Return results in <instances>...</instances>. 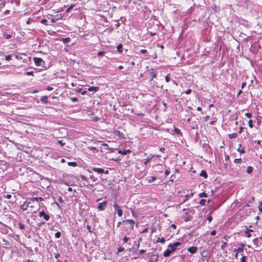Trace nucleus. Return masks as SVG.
Returning a JSON list of instances; mask_svg holds the SVG:
<instances>
[{
  "label": "nucleus",
  "mask_w": 262,
  "mask_h": 262,
  "mask_svg": "<svg viewBox=\"0 0 262 262\" xmlns=\"http://www.w3.org/2000/svg\"><path fill=\"white\" fill-rule=\"evenodd\" d=\"M89 173V177H86L84 175H80V177L81 180L85 181L87 182L88 185L93 187L96 184L97 179L94 177L93 174L90 170H88Z\"/></svg>",
  "instance_id": "1"
},
{
  "label": "nucleus",
  "mask_w": 262,
  "mask_h": 262,
  "mask_svg": "<svg viewBox=\"0 0 262 262\" xmlns=\"http://www.w3.org/2000/svg\"><path fill=\"white\" fill-rule=\"evenodd\" d=\"M113 206L115 211H116L118 216L121 217L123 215V211L120 206L116 202H114Z\"/></svg>",
  "instance_id": "2"
},
{
  "label": "nucleus",
  "mask_w": 262,
  "mask_h": 262,
  "mask_svg": "<svg viewBox=\"0 0 262 262\" xmlns=\"http://www.w3.org/2000/svg\"><path fill=\"white\" fill-rule=\"evenodd\" d=\"M244 247H245V244L243 243H241L240 244V246L238 248H235L234 249L233 252H235V257L236 259H237L238 253L244 252Z\"/></svg>",
  "instance_id": "3"
},
{
  "label": "nucleus",
  "mask_w": 262,
  "mask_h": 262,
  "mask_svg": "<svg viewBox=\"0 0 262 262\" xmlns=\"http://www.w3.org/2000/svg\"><path fill=\"white\" fill-rule=\"evenodd\" d=\"M33 61L36 66H42L45 63V62L42 58L39 57H35L33 58Z\"/></svg>",
  "instance_id": "4"
},
{
  "label": "nucleus",
  "mask_w": 262,
  "mask_h": 262,
  "mask_svg": "<svg viewBox=\"0 0 262 262\" xmlns=\"http://www.w3.org/2000/svg\"><path fill=\"white\" fill-rule=\"evenodd\" d=\"M149 74L150 77V81H152L154 78H156L157 76V73L155 69L151 68L148 70Z\"/></svg>",
  "instance_id": "5"
},
{
  "label": "nucleus",
  "mask_w": 262,
  "mask_h": 262,
  "mask_svg": "<svg viewBox=\"0 0 262 262\" xmlns=\"http://www.w3.org/2000/svg\"><path fill=\"white\" fill-rule=\"evenodd\" d=\"M107 205V202L106 201H104L103 202L98 204L97 209L99 211H103L105 210Z\"/></svg>",
  "instance_id": "6"
},
{
  "label": "nucleus",
  "mask_w": 262,
  "mask_h": 262,
  "mask_svg": "<svg viewBox=\"0 0 262 262\" xmlns=\"http://www.w3.org/2000/svg\"><path fill=\"white\" fill-rule=\"evenodd\" d=\"M124 223H125L126 224H128L130 226V229L131 230H134V225H135V221L132 219H126L123 221Z\"/></svg>",
  "instance_id": "7"
},
{
  "label": "nucleus",
  "mask_w": 262,
  "mask_h": 262,
  "mask_svg": "<svg viewBox=\"0 0 262 262\" xmlns=\"http://www.w3.org/2000/svg\"><path fill=\"white\" fill-rule=\"evenodd\" d=\"M92 170L96 172H97L98 173H104L106 174L108 173V170L104 171V170L101 168L93 167Z\"/></svg>",
  "instance_id": "8"
},
{
  "label": "nucleus",
  "mask_w": 262,
  "mask_h": 262,
  "mask_svg": "<svg viewBox=\"0 0 262 262\" xmlns=\"http://www.w3.org/2000/svg\"><path fill=\"white\" fill-rule=\"evenodd\" d=\"M31 204V202L30 201H26L20 205V207L23 211H25L27 210V209L29 208V205Z\"/></svg>",
  "instance_id": "9"
},
{
  "label": "nucleus",
  "mask_w": 262,
  "mask_h": 262,
  "mask_svg": "<svg viewBox=\"0 0 262 262\" xmlns=\"http://www.w3.org/2000/svg\"><path fill=\"white\" fill-rule=\"evenodd\" d=\"M39 216L43 217L46 221H48L50 220V216L47 214L44 211H41L39 212Z\"/></svg>",
  "instance_id": "10"
},
{
  "label": "nucleus",
  "mask_w": 262,
  "mask_h": 262,
  "mask_svg": "<svg viewBox=\"0 0 262 262\" xmlns=\"http://www.w3.org/2000/svg\"><path fill=\"white\" fill-rule=\"evenodd\" d=\"M245 227L246 230L244 232V236L248 238L251 237L252 236V234L250 233V232H253V230L248 229L247 226H245Z\"/></svg>",
  "instance_id": "11"
},
{
  "label": "nucleus",
  "mask_w": 262,
  "mask_h": 262,
  "mask_svg": "<svg viewBox=\"0 0 262 262\" xmlns=\"http://www.w3.org/2000/svg\"><path fill=\"white\" fill-rule=\"evenodd\" d=\"M198 250V248L195 246H192L189 247L188 249V251L191 254H194Z\"/></svg>",
  "instance_id": "12"
},
{
  "label": "nucleus",
  "mask_w": 262,
  "mask_h": 262,
  "mask_svg": "<svg viewBox=\"0 0 262 262\" xmlns=\"http://www.w3.org/2000/svg\"><path fill=\"white\" fill-rule=\"evenodd\" d=\"M243 168H245V167L243 166ZM235 169L236 170L235 172V174L237 176L239 174V172L242 170V167H241V166L239 164H238L235 165Z\"/></svg>",
  "instance_id": "13"
},
{
  "label": "nucleus",
  "mask_w": 262,
  "mask_h": 262,
  "mask_svg": "<svg viewBox=\"0 0 262 262\" xmlns=\"http://www.w3.org/2000/svg\"><path fill=\"white\" fill-rule=\"evenodd\" d=\"M132 152V151L128 149L124 150H119L118 151V153L119 154H121L122 155H126L128 154H130Z\"/></svg>",
  "instance_id": "14"
},
{
  "label": "nucleus",
  "mask_w": 262,
  "mask_h": 262,
  "mask_svg": "<svg viewBox=\"0 0 262 262\" xmlns=\"http://www.w3.org/2000/svg\"><path fill=\"white\" fill-rule=\"evenodd\" d=\"M184 219L185 222H188L191 221L192 219V217L188 213H185V215L184 216Z\"/></svg>",
  "instance_id": "15"
},
{
  "label": "nucleus",
  "mask_w": 262,
  "mask_h": 262,
  "mask_svg": "<svg viewBox=\"0 0 262 262\" xmlns=\"http://www.w3.org/2000/svg\"><path fill=\"white\" fill-rule=\"evenodd\" d=\"M234 163L235 164H236V165H238V164L239 165L242 163L246 164V162L245 161H243V160L241 158L235 159L234 160Z\"/></svg>",
  "instance_id": "16"
},
{
  "label": "nucleus",
  "mask_w": 262,
  "mask_h": 262,
  "mask_svg": "<svg viewBox=\"0 0 262 262\" xmlns=\"http://www.w3.org/2000/svg\"><path fill=\"white\" fill-rule=\"evenodd\" d=\"M172 252H171L169 249H166L165 251L163 252V256L164 257L169 256Z\"/></svg>",
  "instance_id": "17"
},
{
  "label": "nucleus",
  "mask_w": 262,
  "mask_h": 262,
  "mask_svg": "<svg viewBox=\"0 0 262 262\" xmlns=\"http://www.w3.org/2000/svg\"><path fill=\"white\" fill-rule=\"evenodd\" d=\"M40 101H41V103H42L43 104H47L48 102V96H44L42 97L40 99Z\"/></svg>",
  "instance_id": "18"
},
{
  "label": "nucleus",
  "mask_w": 262,
  "mask_h": 262,
  "mask_svg": "<svg viewBox=\"0 0 262 262\" xmlns=\"http://www.w3.org/2000/svg\"><path fill=\"white\" fill-rule=\"evenodd\" d=\"M200 176L206 179L208 177V174L205 170H201Z\"/></svg>",
  "instance_id": "19"
},
{
  "label": "nucleus",
  "mask_w": 262,
  "mask_h": 262,
  "mask_svg": "<svg viewBox=\"0 0 262 262\" xmlns=\"http://www.w3.org/2000/svg\"><path fill=\"white\" fill-rule=\"evenodd\" d=\"M99 88L98 86H91L88 89V91L90 92L95 91L97 92L99 90Z\"/></svg>",
  "instance_id": "20"
},
{
  "label": "nucleus",
  "mask_w": 262,
  "mask_h": 262,
  "mask_svg": "<svg viewBox=\"0 0 262 262\" xmlns=\"http://www.w3.org/2000/svg\"><path fill=\"white\" fill-rule=\"evenodd\" d=\"M193 195V193H191L190 194H187L185 196V199L183 200V203H185L186 202L188 199L191 198Z\"/></svg>",
  "instance_id": "21"
},
{
  "label": "nucleus",
  "mask_w": 262,
  "mask_h": 262,
  "mask_svg": "<svg viewBox=\"0 0 262 262\" xmlns=\"http://www.w3.org/2000/svg\"><path fill=\"white\" fill-rule=\"evenodd\" d=\"M12 33L10 34H7L6 32H4L3 33V35L4 37H5V39H9L12 37Z\"/></svg>",
  "instance_id": "22"
},
{
  "label": "nucleus",
  "mask_w": 262,
  "mask_h": 262,
  "mask_svg": "<svg viewBox=\"0 0 262 262\" xmlns=\"http://www.w3.org/2000/svg\"><path fill=\"white\" fill-rule=\"evenodd\" d=\"M154 157H155V155H153L151 157H150V158H147L146 159H145V161H144V163H143L144 165L146 166V165L147 164V163H148V162H149L151 160V159H152Z\"/></svg>",
  "instance_id": "23"
},
{
  "label": "nucleus",
  "mask_w": 262,
  "mask_h": 262,
  "mask_svg": "<svg viewBox=\"0 0 262 262\" xmlns=\"http://www.w3.org/2000/svg\"><path fill=\"white\" fill-rule=\"evenodd\" d=\"M122 45L121 43H119L117 47V51L119 53H122L123 52V50H122Z\"/></svg>",
  "instance_id": "24"
},
{
  "label": "nucleus",
  "mask_w": 262,
  "mask_h": 262,
  "mask_svg": "<svg viewBox=\"0 0 262 262\" xmlns=\"http://www.w3.org/2000/svg\"><path fill=\"white\" fill-rule=\"evenodd\" d=\"M168 247L170 248L169 249L170 250L171 252H173L177 250V248L176 247H174V246L172 245V244H169L168 245Z\"/></svg>",
  "instance_id": "25"
},
{
  "label": "nucleus",
  "mask_w": 262,
  "mask_h": 262,
  "mask_svg": "<svg viewBox=\"0 0 262 262\" xmlns=\"http://www.w3.org/2000/svg\"><path fill=\"white\" fill-rule=\"evenodd\" d=\"M237 136V134L235 133L230 134L228 135V137L230 139H233L236 138Z\"/></svg>",
  "instance_id": "26"
},
{
  "label": "nucleus",
  "mask_w": 262,
  "mask_h": 262,
  "mask_svg": "<svg viewBox=\"0 0 262 262\" xmlns=\"http://www.w3.org/2000/svg\"><path fill=\"white\" fill-rule=\"evenodd\" d=\"M174 133L177 134V135H180L181 136H182V132L181 131V130L178 128H176V127H174Z\"/></svg>",
  "instance_id": "27"
},
{
  "label": "nucleus",
  "mask_w": 262,
  "mask_h": 262,
  "mask_svg": "<svg viewBox=\"0 0 262 262\" xmlns=\"http://www.w3.org/2000/svg\"><path fill=\"white\" fill-rule=\"evenodd\" d=\"M157 242L158 243V242H160L161 243H162V244H164L165 242V239L164 238V237H161V238H158L157 240Z\"/></svg>",
  "instance_id": "28"
},
{
  "label": "nucleus",
  "mask_w": 262,
  "mask_h": 262,
  "mask_svg": "<svg viewBox=\"0 0 262 262\" xmlns=\"http://www.w3.org/2000/svg\"><path fill=\"white\" fill-rule=\"evenodd\" d=\"M241 146V144L239 145V147L237 149V151L241 154H243L245 153V148L243 147L242 149H240V147Z\"/></svg>",
  "instance_id": "29"
},
{
  "label": "nucleus",
  "mask_w": 262,
  "mask_h": 262,
  "mask_svg": "<svg viewBox=\"0 0 262 262\" xmlns=\"http://www.w3.org/2000/svg\"><path fill=\"white\" fill-rule=\"evenodd\" d=\"M157 179V178L156 177H150L149 178L148 180V183H151L153 182H154L155 180H156Z\"/></svg>",
  "instance_id": "30"
},
{
  "label": "nucleus",
  "mask_w": 262,
  "mask_h": 262,
  "mask_svg": "<svg viewBox=\"0 0 262 262\" xmlns=\"http://www.w3.org/2000/svg\"><path fill=\"white\" fill-rule=\"evenodd\" d=\"M253 170V168L252 166H248L247 168V172L248 174H250L252 172Z\"/></svg>",
  "instance_id": "31"
},
{
  "label": "nucleus",
  "mask_w": 262,
  "mask_h": 262,
  "mask_svg": "<svg viewBox=\"0 0 262 262\" xmlns=\"http://www.w3.org/2000/svg\"><path fill=\"white\" fill-rule=\"evenodd\" d=\"M199 196L200 198H206L207 196V194L205 192H203L199 194Z\"/></svg>",
  "instance_id": "32"
},
{
  "label": "nucleus",
  "mask_w": 262,
  "mask_h": 262,
  "mask_svg": "<svg viewBox=\"0 0 262 262\" xmlns=\"http://www.w3.org/2000/svg\"><path fill=\"white\" fill-rule=\"evenodd\" d=\"M68 165L70 166L76 167L77 164L75 162H69L68 163Z\"/></svg>",
  "instance_id": "33"
},
{
  "label": "nucleus",
  "mask_w": 262,
  "mask_h": 262,
  "mask_svg": "<svg viewBox=\"0 0 262 262\" xmlns=\"http://www.w3.org/2000/svg\"><path fill=\"white\" fill-rule=\"evenodd\" d=\"M247 257L244 254H242V257L241 258V262H246Z\"/></svg>",
  "instance_id": "34"
},
{
  "label": "nucleus",
  "mask_w": 262,
  "mask_h": 262,
  "mask_svg": "<svg viewBox=\"0 0 262 262\" xmlns=\"http://www.w3.org/2000/svg\"><path fill=\"white\" fill-rule=\"evenodd\" d=\"M206 202V200L205 199H202L201 200L199 204L201 206H204L205 205Z\"/></svg>",
  "instance_id": "35"
},
{
  "label": "nucleus",
  "mask_w": 262,
  "mask_h": 262,
  "mask_svg": "<svg viewBox=\"0 0 262 262\" xmlns=\"http://www.w3.org/2000/svg\"><path fill=\"white\" fill-rule=\"evenodd\" d=\"M62 41L64 43L69 42L71 41L70 37H67L62 39Z\"/></svg>",
  "instance_id": "36"
},
{
  "label": "nucleus",
  "mask_w": 262,
  "mask_h": 262,
  "mask_svg": "<svg viewBox=\"0 0 262 262\" xmlns=\"http://www.w3.org/2000/svg\"><path fill=\"white\" fill-rule=\"evenodd\" d=\"M248 125H249V126L252 128H253V120L252 119H250L248 121Z\"/></svg>",
  "instance_id": "37"
},
{
  "label": "nucleus",
  "mask_w": 262,
  "mask_h": 262,
  "mask_svg": "<svg viewBox=\"0 0 262 262\" xmlns=\"http://www.w3.org/2000/svg\"><path fill=\"white\" fill-rule=\"evenodd\" d=\"M130 239V237L125 236L123 238L124 243H127Z\"/></svg>",
  "instance_id": "38"
},
{
  "label": "nucleus",
  "mask_w": 262,
  "mask_h": 262,
  "mask_svg": "<svg viewBox=\"0 0 262 262\" xmlns=\"http://www.w3.org/2000/svg\"><path fill=\"white\" fill-rule=\"evenodd\" d=\"M18 226H19V229H20L21 230H23L25 228V225L23 224H22L21 223H18Z\"/></svg>",
  "instance_id": "39"
},
{
  "label": "nucleus",
  "mask_w": 262,
  "mask_h": 262,
  "mask_svg": "<svg viewBox=\"0 0 262 262\" xmlns=\"http://www.w3.org/2000/svg\"><path fill=\"white\" fill-rule=\"evenodd\" d=\"M61 236V233L58 231L55 233V237L57 238H59Z\"/></svg>",
  "instance_id": "40"
},
{
  "label": "nucleus",
  "mask_w": 262,
  "mask_h": 262,
  "mask_svg": "<svg viewBox=\"0 0 262 262\" xmlns=\"http://www.w3.org/2000/svg\"><path fill=\"white\" fill-rule=\"evenodd\" d=\"M170 74H168L165 76V79L166 82H169L170 81V77H169Z\"/></svg>",
  "instance_id": "41"
},
{
  "label": "nucleus",
  "mask_w": 262,
  "mask_h": 262,
  "mask_svg": "<svg viewBox=\"0 0 262 262\" xmlns=\"http://www.w3.org/2000/svg\"><path fill=\"white\" fill-rule=\"evenodd\" d=\"M245 116L248 118H251L252 117V114L250 113H246L245 114Z\"/></svg>",
  "instance_id": "42"
},
{
  "label": "nucleus",
  "mask_w": 262,
  "mask_h": 262,
  "mask_svg": "<svg viewBox=\"0 0 262 262\" xmlns=\"http://www.w3.org/2000/svg\"><path fill=\"white\" fill-rule=\"evenodd\" d=\"M124 248L123 247H120L118 248V252L117 253H119V252H121L123 251H124Z\"/></svg>",
  "instance_id": "43"
},
{
  "label": "nucleus",
  "mask_w": 262,
  "mask_h": 262,
  "mask_svg": "<svg viewBox=\"0 0 262 262\" xmlns=\"http://www.w3.org/2000/svg\"><path fill=\"white\" fill-rule=\"evenodd\" d=\"M172 245H173L174 247H176L177 248L178 246H180L181 245V243H180L179 242H177L173 244H172Z\"/></svg>",
  "instance_id": "44"
},
{
  "label": "nucleus",
  "mask_w": 262,
  "mask_h": 262,
  "mask_svg": "<svg viewBox=\"0 0 262 262\" xmlns=\"http://www.w3.org/2000/svg\"><path fill=\"white\" fill-rule=\"evenodd\" d=\"M58 143L61 146H63L65 145L66 143L65 142H63L62 140H58Z\"/></svg>",
  "instance_id": "45"
},
{
  "label": "nucleus",
  "mask_w": 262,
  "mask_h": 262,
  "mask_svg": "<svg viewBox=\"0 0 262 262\" xmlns=\"http://www.w3.org/2000/svg\"><path fill=\"white\" fill-rule=\"evenodd\" d=\"M4 198H7L8 199H10L12 197V195L11 194H4L3 195Z\"/></svg>",
  "instance_id": "46"
},
{
  "label": "nucleus",
  "mask_w": 262,
  "mask_h": 262,
  "mask_svg": "<svg viewBox=\"0 0 262 262\" xmlns=\"http://www.w3.org/2000/svg\"><path fill=\"white\" fill-rule=\"evenodd\" d=\"M26 74L28 76H34V72L33 71L27 72L26 73Z\"/></svg>",
  "instance_id": "47"
},
{
  "label": "nucleus",
  "mask_w": 262,
  "mask_h": 262,
  "mask_svg": "<svg viewBox=\"0 0 262 262\" xmlns=\"http://www.w3.org/2000/svg\"><path fill=\"white\" fill-rule=\"evenodd\" d=\"M135 115L137 116L140 117L141 118H142L144 116V114L143 113H136Z\"/></svg>",
  "instance_id": "48"
},
{
  "label": "nucleus",
  "mask_w": 262,
  "mask_h": 262,
  "mask_svg": "<svg viewBox=\"0 0 262 262\" xmlns=\"http://www.w3.org/2000/svg\"><path fill=\"white\" fill-rule=\"evenodd\" d=\"M70 99L73 102H76L78 101V99L77 97H71L70 98Z\"/></svg>",
  "instance_id": "49"
},
{
  "label": "nucleus",
  "mask_w": 262,
  "mask_h": 262,
  "mask_svg": "<svg viewBox=\"0 0 262 262\" xmlns=\"http://www.w3.org/2000/svg\"><path fill=\"white\" fill-rule=\"evenodd\" d=\"M104 54H105V52H104V51H99V52L98 53L97 55H98V56H103V55H104Z\"/></svg>",
  "instance_id": "50"
},
{
  "label": "nucleus",
  "mask_w": 262,
  "mask_h": 262,
  "mask_svg": "<svg viewBox=\"0 0 262 262\" xmlns=\"http://www.w3.org/2000/svg\"><path fill=\"white\" fill-rule=\"evenodd\" d=\"M30 201L31 202H34V201L38 202L37 198H32L30 199Z\"/></svg>",
  "instance_id": "51"
},
{
  "label": "nucleus",
  "mask_w": 262,
  "mask_h": 262,
  "mask_svg": "<svg viewBox=\"0 0 262 262\" xmlns=\"http://www.w3.org/2000/svg\"><path fill=\"white\" fill-rule=\"evenodd\" d=\"M40 22H41V23L43 24H45V25H47V19H45V18L42 19L41 20V21H40Z\"/></svg>",
  "instance_id": "52"
},
{
  "label": "nucleus",
  "mask_w": 262,
  "mask_h": 262,
  "mask_svg": "<svg viewBox=\"0 0 262 262\" xmlns=\"http://www.w3.org/2000/svg\"><path fill=\"white\" fill-rule=\"evenodd\" d=\"M11 55H6L5 56V59L6 60H9L11 59Z\"/></svg>",
  "instance_id": "53"
},
{
  "label": "nucleus",
  "mask_w": 262,
  "mask_h": 262,
  "mask_svg": "<svg viewBox=\"0 0 262 262\" xmlns=\"http://www.w3.org/2000/svg\"><path fill=\"white\" fill-rule=\"evenodd\" d=\"M145 252H146L145 250L141 249L139 251V253L140 254H142L144 253Z\"/></svg>",
  "instance_id": "54"
},
{
  "label": "nucleus",
  "mask_w": 262,
  "mask_h": 262,
  "mask_svg": "<svg viewBox=\"0 0 262 262\" xmlns=\"http://www.w3.org/2000/svg\"><path fill=\"white\" fill-rule=\"evenodd\" d=\"M209 116H206L204 118V121L205 122H207L209 119Z\"/></svg>",
  "instance_id": "55"
},
{
  "label": "nucleus",
  "mask_w": 262,
  "mask_h": 262,
  "mask_svg": "<svg viewBox=\"0 0 262 262\" xmlns=\"http://www.w3.org/2000/svg\"><path fill=\"white\" fill-rule=\"evenodd\" d=\"M216 231L215 230H212L211 232H210V234L212 235V236H214L216 234Z\"/></svg>",
  "instance_id": "56"
},
{
  "label": "nucleus",
  "mask_w": 262,
  "mask_h": 262,
  "mask_svg": "<svg viewBox=\"0 0 262 262\" xmlns=\"http://www.w3.org/2000/svg\"><path fill=\"white\" fill-rule=\"evenodd\" d=\"M191 89H188L185 91V94L188 95L190 94L191 93Z\"/></svg>",
  "instance_id": "57"
},
{
  "label": "nucleus",
  "mask_w": 262,
  "mask_h": 262,
  "mask_svg": "<svg viewBox=\"0 0 262 262\" xmlns=\"http://www.w3.org/2000/svg\"><path fill=\"white\" fill-rule=\"evenodd\" d=\"M46 89L48 91H51L53 90V88L52 87H51V86H48L47 87Z\"/></svg>",
  "instance_id": "58"
},
{
  "label": "nucleus",
  "mask_w": 262,
  "mask_h": 262,
  "mask_svg": "<svg viewBox=\"0 0 262 262\" xmlns=\"http://www.w3.org/2000/svg\"><path fill=\"white\" fill-rule=\"evenodd\" d=\"M227 245V243L226 242H224L223 244L221 245V248L224 249Z\"/></svg>",
  "instance_id": "59"
},
{
  "label": "nucleus",
  "mask_w": 262,
  "mask_h": 262,
  "mask_svg": "<svg viewBox=\"0 0 262 262\" xmlns=\"http://www.w3.org/2000/svg\"><path fill=\"white\" fill-rule=\"evenodd\" d=\"M159 150H160L161 152H163V153H164L165 150V148H164V147H161V148H160Z\"/></svg>",
  "instance_id": "60"
},
{
  "label": "nucleus",
  "mask_w": 262,
  "mask_h": 262,
  "mask_svg": "<svg viewBox=\"0 0 262 262\" xmlns=\"http://www.w3.org/2000/svg\"><path fill=\"white\" fill-rule=\"evenodd\" d=\"M141 53H142V54H145L147 53V50H145V49H142L141 51H140Z\"/></svg>",
  "instance_id": "61"
},
{
  "label": "nucleus",
  "mask_w": 262,
  "mask_h": 262,
  "mask_svg": "<svg viewBox=\"0 0 262 262\" xmlns=\"http://www.w3.org/2000/svg\"><path fill=\"white\" fill-rule=\"evenodd\" d=\"M74 6L71 5L70 7H69L66 10L67 12H69L70 10H71L73 8Z\"/></svg>",
  "instance_id": "62"
},
{
  "label": "nucleus",
  "mask_w": 262,
  "mask_h": 262,
  "mask_svg": "<svg viewBox=\"0 0 262 262\" xmlns=\"http://www.w3.org/2000/svg\"><path fill=\"white\" fill-rule=\"evenodd\" d=\"M86 228L89 230V232H92L91 230V226L89 225H87Z\"/></svg>",
  "instance_id": "63"
},
{
  "label": "nucleus",
  "mask_w": 262,
  "mask_h": 262,
  "mask_svg": "<svg viewBox=\"0 0 262 262\" xmlns=\"http://www.w3.org/2000/svg\"><path fill=\"white\" fill-rule=\"evenodd\" d=\"M246 85V82H243L242 84V86H241L242 89H244V88L245 86Z\"/></svg>",
  "instance_id": "64"
}]
</instances>
